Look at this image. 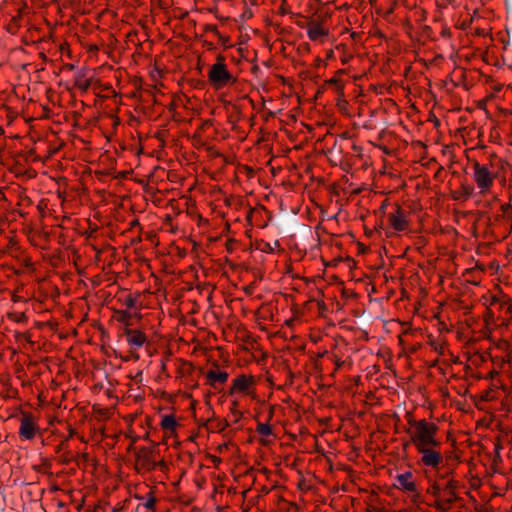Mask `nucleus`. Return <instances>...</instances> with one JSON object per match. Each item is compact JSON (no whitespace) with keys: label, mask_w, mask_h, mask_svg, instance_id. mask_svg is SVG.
Instances as JSON below:
<instances>
[{"label":"nucleus","mask_w":512,"mask_h":512,"mask_svg":"<svg viewBox=\"0 0 512 512\" xmlns=\"http://www.w3.org/2000/svg\"><path fill=\"white\" fill-rule=\"evenodd\" d=\"M458 481H456L448 470L437 475L429 482L426 489L428 503L441 512H448L459 500Z\"/></svg>","instance_id":"1"},{"label":"nucleus","mask_w":512,"mask_h":512,"mask_svg":"<svg viewBox=\"0 0 512 512\" xmlns=\"http://www.w3.org/2000/svg\"><path fill=\"white\" fill-rule=\"evenodd\" d=\"M386 205H387V200H385V201L382 203V205L380 206V210H381L382 212H384V211H385Z\"/></svg>","instance_id":"30"},{"label":"nucleus","mask_w":512,"mask_h":512,"mask_svg":"<svg viewBox=\"0 0 512 512\" xmlns=\"http://www.w3.org/2000/svg\"><path fill=\"white\" fill-rule=\"evenodd\" d=\"M177 420L173 414H167L162 416L160 426L163 430L174 433L177 428Z\"/></svg>","instance_id":"17"},{"label":"nucleus","mask_w":512,"mask_h":512,"mask_svg":"<svg viewBox=\"0 0 512 512\" xmlns=\"http://www.w3.org/2000/svg\"><path fill=\"white\" fill-rule=\"evenodd\" d=\"M340 366H341V362H340V361H338V362H337V367H340Z\"/></svg>","instance_id":"38"},{"label":"nucleus","mask_w":512,"mask_h":512,"mask_svg":"<svg viewBox=\"0 0 512 512\" xmlns=\"http://www.w3.org/2000/svg\"><path fill=\"white\" fill-rule=\"evenodd\" d=\"M478 328V321L474 316H468L464 320V325L461 328V334L466 339L467 353L472 354L469 361L472 365L478 364L479 346L478 340L480 338Z\"/></svg>","instance_id":"3"},{"label":"nucleus","mask_w":512,"mask_h":512,"mask_svg":"<svg viewBox=\"0 0 512 512\" xmlns=\"http://www.w3.org/2000/svg\"><path fill=\"white\" fill-rule=\"evenodd\" d=\"M473 188L470 185H462L461 191H456L454 198L457 200H466L472 195Z\"/></svg>","instance_id":"19"},{"label":"nucleus","mask_w":512,"mask_h":512,"mask_svg":"<svg viewBox=\"0 0 512 512\" xmlns=\"http://www.w3.org/2000/svg\"><path fill=\"white\" fill-rule=\"evenodd\" d=\"M18 434L21 440L29 441L34 440L40 434V427L32 413L22 414Z\"/></svg>","instance_id":"8"},{"label":"nucleus","mask_w":512,"mask_h":512,"mask_svg":"<svg viewBox=\"0 0 512 512\" xmlns=\"http://www.w3.org/2000/svg\"><path fill=\"white\" fill-rule=\"evenodd\" d=\"M123 336L126 339L128 346L130 347V354L135 360L139 359L137 351L148 342L147 335L139 330L130 327H124Z\"/></svg>","instance_id":"7"},{"label":"nucleus","mask_w":512,"mask_h":512,"mask_svg":"<svg viewBox=\"0 0 512 512\" xmlns=\"http://www.w3.org/2000/svg\"><path fill=\"white\" fill-rule=\"evenodd\" d=\"M481 37H482V45L486 43V35L484 33V29L482 28V34H481Z\"/></svg>","instance_id":"29"},{"label":"nucleus","mask_w":512,"mask_h":512,"mask_svg":"<svg viewBox=\"0 0 512 512\" xmlns=\"http://www.w3.org/2000/svg\"><path fill=\"white\" fill-rule=\"evenodd\" d=\"M255 383V379L252 375H239L235 379H233L229 394H248L250 392V389L255 385Z\"/></svg>","instance_id":"12"},{"label":"nucleus","mask_w":512,"mask_h":512,"mask_svg":"<svg viewBox=\"0 0 512 512\" xmlns=\"http://www.w3.org/2000/svg\"><path fill=\"white\" fill-rule=\"evenodd\" d=\"M474 30H475V33H477V34L480 32V28H479L478 26H476V27L474 28Z\"/></svg>","instance_id":"32"},{"label":"nucleus","mask_w":512,"mask_h":512,"mask_svg":"<svg viewBox=\"0 0 512 512\" xmlns=\"http://www.w3.org/2000/svg\"><path fill=\"white\" fill-rule=\"evenodd\" d=\"M496 175L497 172L490 171L488 168L482 165V204L487 202L493 214L495 212L498 214L500 212V208L502 207V204L499 203L493 195L488 193Z\"/></svg>","instance_id":"5"},{"label":"nucleus","mask_w":512,"mask_h":512,"mask_svg":"<svg viewBox=\"0 0 512 512\" xmlns=\"http://www.w3.org/2000/svg\"><path fill=\"white\" fill-rule=\"evenodd\" d=\"M256 432L262 436H271L273 435L272 426L269 423L259 422L256 427Z\"/></svg>","instance_id":"21"},{"label":"nucleus","mask_w":512,"mask_h":512,"mask_svg":"<svg viewBox=\"0 0 512 512\" xmlns=\"http://www.w3.org/2000/svg\"><path fill=\"white\" fill-rule=\"evenodd\" d=\"M132 314L129 310H120L117 312V320L124 324L125 327H129L131 325Z\"/></svg>","instance_id":"20"},{"label":"nucleus","mask_w":512,"mask_h":512,"mask_svg":"<svg viewBox=\"0 0 512 512\" xmlns=\"http://www.w3.org/2000/svg\"><path fill=\"white\" fill-rule=\"evenodd\" d=\"M439 449L440 446H427L417 449L420 454V463L437 471V475L442 473L440 472V465L443 463V457Z\"/></svg>","instance_id":"6"},{"label":"nucleus","mask_w":512,"mask_h":512,"mask_svg":"<svg viewBox=\"0 0 512 512\" xmlns=\"http://www.w3.org/2000/svg\"><path fill=\"white\" fill-rule=\"evenodd\" d=\"M395 481L394 486L399 490L409 493L414 501L419 497L417 485L412 472L406 471L398 474L395 477Z\"/></svg>","instance_id":"11"},{"label":"nucleus","mask_w":512,"mask_h":512,"mask_svg":"<svg viewBox=\"0 0 512 512\" xmlns=\"http://www.w3.org/2000/svg\"><path fill=\"white\" fill-rule=\"evenodd\" d=\"M476 134H477L476 135L477 137H480V130L479 129L476 131Z\"/></svg>","instance_id":"36"},{"label":"nucleus","mask_w":512,"mask_h":512,"mask_svg":"<svg viewBox=\"0 0 512 512\" xmlns=\"http://www.w3.org/2000/svg\"><path fill=\"white\" fill-rule=\"evenodd\" d=\"M475 424H476V428H478L480 426V419L476 420Z\"/></svg>","instance_id":"33"},{"label":"nucleus","mask_w":512,"mask_h":512,"mask_svg":"<svg viewBox=\"0 0 512 512\" xmlns=\"http://www.w3.org/2000/svg\"><path fill=\"white\" fill-rule=\"evenodd\" d=\"M138 225H139V221L137 219L132 220V222H131L132 227L138 226Z\"/></svg>","instance_id":"31"},{"label":"nucleus","mask_w":512,"mask_h":512,"mask_svg":"<svg viewBox=\"0 0 512 512\" xmlns=\"http://www.w3.org/2000/svg\"><path fill=\"white\" fill-rule=\"evenodd\" d=\"M484 398H488V395H487V396H484V395L482 394L481 399L483 400Z\"/></svg>","instance_id":"37"},{"label":"nucleus","mask_w":512,"mask_h":512,"mask_svg":"<svg viewBox=\"0 0 512 512\" xmlns=\"http://www.w3.org/2000/svg\"><path fill=\"white\" fill-rule=\"evenodd\" d=\"M158 453L155 446L141 447L136 453L137 466L145 471H153L157 469Z\"/></svg>","instance_id":"9"},{"label":"nucleus","mask_w":512,"mask_h":512,"mask_svg":"<svg viewBox=\"0 0 512 512\" xmlns=\"http://www.w3.org/2000/svg\"><path fill=\"white\" fill-rule=\"evenodd\" d=\"M90 84V80L88 79H77L76 81V85L83 90H87L90 87Z\"/></svg>","instance_id":"25"},{"label":"nucleus","mask_w":512,"mask_h":512,"mask_svg":"<svg viewBox=\"0 0 512 512\" xmlns=\"http://www.w3.org/2000/svg\"><path fill=\"white\" fill-rule=\"evenodd\" d=\"M480 146V140L476 142L475 145H473L470 149L467 150V159L470 162L468 167L466 168V173H468V170L472 171L473 179L474 181L480 186V164L475 159V152Z\"/></svg>","instance_id":"14"},{"label":"nucleus","mask_w":512,"mask_h":512,"mask_svg":"<svg viewBox=\"0 0 512 512\" xmlns=\"http://www.w3.org/2000/svg\"><path fill=\"white\" fill-rule=\"evenodd\" d=\"M262 250L264 252H272L273 251V247L271 246L270 243H265V247Z\"/></svg>","instance_id":"27"},{"label":"nucleus","mask_w":512,"mask_h":512,"mask_svg":"<svg viewBox=\"0 0 512 512\" xmlns=\"http://www.w3.org/2000/svg\"><path fill=\"white\" fill-rule=\"evenodd\" d=\"M329 31L317 21L310 22L307 26V36L313 42L323 43Z\"/></svg>","instance_id":"13"},{"label":"nucleus","mask_w":512,"mask_h":512,"mask_svg":"<svg viewBox=\"0 0 512 512\" xmlns=\"http://www.w3.org/2000/svg\"><path fill=\"white\" fill-rule=\"evenodd\" d=\"M157 468L164 469L166 468V463L164 460H157Z\"/></svg>","instance_id":"28"},{"label":"nucleus","mask_w":512,"mask_h":512,"mask_svg":"<svg viewBox=\"0 0 512 512\" xmlns=\"http://www.w3.org/2000/svg\"><path fill=\"white\" fill-rule=\"evenodd\" d=\"M408 216V212L396 204L394 210L387 214V221L395 232H403L409 228Z\"/></svg>","instance_id":"10"},{"label":"nucleus","mask_w":512,"mask_h":512,"mask_svg":"<svg viewBox=\"0 0 512 512\" xmlns=\"http://www.w3.org/2000/svg\"><path fill=\"white\" fill-rule=\"evenodd\" d=\"M409 428L406 432L410 435L411 442L416 449L427 446H441L436 439L438 427L435 423L425 419L415 420L409 418Z\"/></svg>","instance_id":"2"},{"label":"nucleus","mask_w":512,"mask_h":512,"mask_svg":"<svg viewBox=\"0 0 512 512\" xmlns=\"http://www.w3.org/2000/svg\"><path fill=\"white\" fill-rule=\"evenodd\" d=\"M477 13H478V9L476 8V9L474 10V14H473V16H472V17H471V19H470V22H469V23H466V21H463V23H462V25H461L462 29H467V28L470 26V24H471V23H473V22H475V21H477V20L479 19V16H478V14H477Z\"/></svg>","instance_id":"24"},{"label":"nucleus","mask_w":512,"mask_h":512,"mask_svg":"<svg viewBox=\"0 0 512 512\" xmlns=\"http://www.w3.org/2000/svg\"><path fill=\"white\" fill-rule=\"evenodd\" d=\"M209 84L215 89H223L236 82V78L228 70L225 64V57L221 54L217 56V61L208 71Z\"/></svg>","instance_id":"4"},{"label":"nucleus","mask_w":512,"mask_h":512,"mask_svg":"<svg viewBox=\"0 0 512 512\" xmlns=\"http://www.w3.org/2000/svg\"><path fill=\"white\" fill-rule=\"evenodd\" d=\"M485 214H486V212H484V211L482 210V212H481V215H482V221H483V220H484V218H485Z\"/></svg>","instance_id":"34"},{"label":"nucleus","mask_w":512,"mask_h":512,"mask_svg":"<svg viewBox=\"0 0 512 512\" xmlns=\"http://www.w3.org/2000/svg\"><path fill=\"white\" fill-rule=\"evenodd\" d=\"M481 303H482V306H487L488 303L490 306H494L497 303V298H496V296H491V297L487 298L482 295Z\"/></svg>","instance_id":"23"},{"label":"nucleus","mask_w":512,"mask_h":512,"mask_svg":"<svg viewBox=\"0 0 512 512\" xmlns=\"http://www.w3.org/2000/svg\"><path fill=\"white\" fill-rule=\"evenodd\" d=\"M481 237L482 238H487V235H484L483 233L481 234Z\"/></svg>","instance_id":"40"},{"label":"nucleus","mask_w":512,"mask_h":512,"mask_svg":"<svg viewBox=\"0 0 512 512\" xmlns=\"http://www.w3.org/2000/svg\"><path fill=\"white\" fill-rule=\"evenodd\" d=\"M481 237L482 238H487V235H484L483 233L481 234Z\"/></svg>","instance_id":"41"},{"label":"nucleus","mask_w":512,"mask_h":512,"mask_svg":"<svg viewBox=\"0 0 512 512\" xmlns=\"http://www.w3.org/2000/svg\"><path fill=\"white\" fill-rule=\"evenodd\" d=\"M481 60H482V62L485 61V57L483 54H482Z\"/></svg>","instance_id":"39"},{"label":"nucleus","mask_w":512,"mask_h":512,"mask_svg":"<svg viewBox=\"0 0 512 512\" xmlns=\"http://www.w3.org/2000/svg\"><path fill=\"white\" fill-rule=\"evenodd\" d=\"M75 434H76L75 429H74V428H72V427L70 426V427L68 428V437H67V439H66V440H68V439H70V438L74 437V435H75Z\"/></svg>","instance_id":"26"},{"label":"nucleus","mask_w":512,"mask_h":512,"mask_svg":"<svg viewBox=\"0 0 512 512\" xmlns=\"http://www.w3.org/2000/svg\"><path fill=\"white\" fill-rule=\"evenodd\" d=\"M228 373L226 371H220V370H209L206 373V378L208 383L215 387L216 384H224L228 380Z\"/></svg>","instance_id":"16"},{"label":"nucleus","mask_w":512,"mask_h":512,"mask_svg":"<svg viewBox=\"0 0 512 512\" xmlns=\"http://www.w3.org/2000/svg\"><path fill=\"white\" fill-rule=\"evenodd\" d=\"M135 497L142 501L139 504V506H143L147 510L155 511L156 497L154 496V493L152 491H150L146 497L138 495H136Z\"/></svg>","instance_id":"18"},{"label":"nucleus","mask_w":512,"mask_h":512,"mask_svg":"<svg viewBox=\"0 0 512 512\" xmlns=\"http://www.w3.org/2000/svg\"><path fill=\"white\" fill-rule=\"evenodd\" d=\"M137 299L132 296L131 294L127 295L124 300L123 304L126 306L125 310H130L136 306Z\"/></svg>","instance_id":"22"},{"label":"nucleus","mask_w":512,"mask_h":512,"mask_svg":"<svg viewBox=\"0 0 512 512\" xmlns=\"http://www.w3.org/2000/svg\"><path fill=\"white\" fill-rule=\"evenodd\" d=\"M437 11L443 16H452L459 0H435Z\"/></svg>","instance_id":"15"},{"label":"nucleus","mask_w":512,"mask_h":512,"mask_svg":"<svg viewBox=\"0 0 512 512\" xmlns=\"http://www.w3.org/2000/svg\"><path fill=\"white\" fill-rule=\"evenodd\" d=\"M476 253L479 254L480 253V246H477L476 247Z\"/></svg>","instance_id":"35"}]
</instances>
